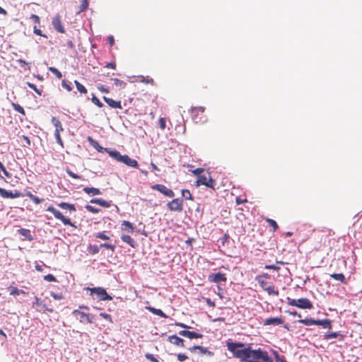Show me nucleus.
<instances>
[{
  "label": "nucleus",
  "mask_w": 362,
  "mask_h": 362,
  "mask_svg": "<svg viewBox=\"0 0 362 362\" xmlns=\"http://www.w3.org/2000/svg\"><path fill=\"white\" fill-rule=\"evenodd\" d=\"M228 350L241 362H273L272 358L266 350L258 348L252 349L251 346H245L242 342L227 341Z\"/></svg>",
  "instance_id": "f257e3e1"
},
{
  "label": "nucleus",
  "mask_w": 362,
  "mask_h": 362,
  "mask_svg": "<svg viewBox=\"0 0 362 362\" xmlns=\"http://www.w3.org/2000/svg\"><path fill=\"white\" fill-rule=\"evenodd\" d=\"M288 304L289 305L295 306L301 309H312L313 308L311 301L306 298H302L299 299H292L289 297L287 298Z\"/></svg>",
  "instance_id": "f03ea898"
},
{
  "label": "nucleus",
  "mask_w": 362,
  "mask_h": 362,
  "mask_svg": "<svg viewBox=\"0 0 362 362\" xmlns=\"http://www.w3.org/2000/svg\"><path fill=\"white\" fill-rule=\"evenodd\" d=\"M205 108L204 107H194L190 110L192 119L195 123H204L206 121V117L204 115Z\"/></svg>",
  "instance_id": "7ed1b4c3"
},
{
  "label": "nucleus",
  "mask_w": 362,
  "mask_h": 362,
  "mask_svg": "<svg viewBox=\"0 0 362 362\" xmlns=\"http://www.w3.org/2000/svg\"><path fill=\"white\" fill-rule=\"evenodd\" d=\"M87 289L90 291V295H95L100 300H111L112 299L103 288H87Z\"/></svg>",
  "instance_id": "20e7f679"
},
{
  "label": "nucleus",
  "mask_w": 362,
  "mask_h": 362,
  "mask_svg": "<svg viewBox=\"0 0 362 362\" xmlns=\"http://www.w3.org/2000/svg\"><path fill=\"white\" fill-rule=\"evenodd\" d=\"M47 211L51 212L55 218L60 220L65 226H75L70 218L65 217L59 211L57 210L53 206H49L47 209Z\"/></svg>",
  "instance_id": "39448f33"
},
{
  "label": "nucleus",
  "mask_w": 362,
  "mask_h": 362,
  "mask_svg": "<svg viewBox=\"0 0 362 362\" xmlns=\"http://www.w3.org/2000/svg\"><path fill=\"white\" fill-rule=\"evenodd\" d=\"M196 185H205L209 188H214L215 181L210 177L209 174L202 173L197 179Z\"/></svg>",
  "instance_id": "423d86ee"
},
{
  "label": "nucleus",
  "mask_w": 362,
  "mask_h": 362,
  "mask_svg": "<svg viewBox=\"0 0 362 362\" xmlns=\"http://www.w3.org/2000/svg\"><path fill=\"white\" fill-rule=\"evenodd\" d=\"M72 315L79 320L81 323L88 324L93 323V317L78 310H74Z\"/></svg>",
  "instance_id": "0eeeda50"
},
{
  "label": "nucleus",
  "mask_w": 362,
  "mask_h": 362,
  "mask_svg": "<svg viewBox=\"0 0 362 362\" xmlns=\"http://www.w3.org/2000/svg\"><path fill=\"white\" fill-rule=\"evenodd\" d=\"M168 209L172 211L181 212L183 210L182 200L176 198L167 204Z\"/></svg>",
  "instance_id": "6e6552de"
},
{
  "label": "nucleus",
  "mask_w": 362,
  "mask_h": 362,
  "mask_svg": "<svg viewBox=\"0 0 362 362\" xmlns=\"http://www.w3.org/2000/svg\"><path fill=\"white\" fill-rule=\"evenodd\" d=\"M151 189L154 190H157L164 194L165 196L172 198L175 196L174 192L168 188L166 186L161 185V184H156L153 186H151Z\"/></svg>",
  "instance_id": "1a4fd4ad"
},
{
  "label": "nucleus",
  "mask_w": 362,
  "mask_h": 362,
  "mask_svg": "<svg viewBox=\"0 0 362 362\" xmlns=\"http://www.w3.org/2000/svg\"><path fill=\"white\" fill-rule=\"evenodd\" d=\"M52 24L53 25V28L56 31H57L59 33H64L65 29L62 24V17L60 15L57 14L52 21Z\"/></svg>",
  "instance_id": "9d476101"
},
{
  "label": "nucleus",
  "mask_w": 362,
  "mask_h": 362,
  "mask_svg": "<svg viewBox=\"0 0 362 362\" xmlns=\"http://www.w3.org/2000/svg\"><path fill=\"white\" fill-rule=\"evenodd\" d=\"M0 195L1 197L6 199H14L23 197V194L18 190H15L14 192H12L7 191L2 187H0Z\"/></svg>",
  "instance_id": "9b49d317"
},
{
  "label": "nucleus",
  "mask_w": 362,
  "mask_h": 362,
  "mask_svg": "<svg viewBox=\"0 0 362 362\" xmlns=\"http://www.w3.org/2000/svg\"><path fill=\"white\" fill-rule=\"evenodd\" d=\"M208 280L209 281L214 283H219L222 281L226 282L227 281V277L226 274L218 272L209 275Z\"/></svg>",
  "instance_id": "f8f14e48"
},
{
  "label": "nucleus",
  "mask_w": 362,
  "mask_h": 362,
  "mask_svg": "<svg viewBox=\"0 0 362 362\" xmlns=\"http://www.w3.org/2000/svg\"><path fill=\"white\" fill-rule=\"evenodd\" d=\"M179 334L187 337L190 339H202L203 337V334L196 332H191L188 330H181L179 332Z\"/></svg>",
  "instance_id": "ddd939ff"
},
{
  "label": "nucleus",
  "mask_w": 362,
  "mask_h": 362,
  "mask_svg": "<svg viewBox=\"0 0 362 362\" xmlns=\"http://www.w3.org/2000/svg\"><path fill=\"white\" fill-rule=\"evenodd\" d=\"M121 163L127 165V166L132 167V168H139L138 162L136 160L131 158L127 154L123 155V158H122Z\"/></svg>",
  "instance_id": "4468645a"
},
{
  "label": "nucleus",
  "mask_w": 362,
  "mask_h": 362,
  "mask_svg": "<svg viewBox=\"0 0 362 362\" xmlns=\"http://www.w3.org/2000/svg\"><path fill=\"white\" fill-rule=\"evenodd\" d=\"M284 323V319L281 317H269L264 320V325H280Z\"/></svg>",
  "instance_id": "2eb2a0df"
},
{
  "label": "nucleus",
  "mask_w": 362,
  "mask_h": 362,
  "mask_svg": "<svg viewBox=\"0 0 362 362\" xmlns=\"http://www.w3.org/2000/svg\"><path fill=\"white\" fill-rule=\"evenodd\" d=\"M103 100L105 102L112 108H118L122 109V106L121 104V101H116L110 98H107L106 96H103Z\"/></svg>",
  "instance_id": "dca6fc26"
},
{
  "label": "nucleus",
  "mask_w": 362,
  "mask_h": 362,
  "mask_svg": "<svg viewBox=\"0 0 362 362\" xmlns=\"http://www.w3.org/2000/svg\"><path fill=\"white\" fill-rule=\"evenodd\" d=\"M264 278L269 279L270 276L267 274L259 275L256 277V281L258 282L261 288L264 290L269 286V282L264 279Z\"/></svg>",
  "instance_id": "f3484780"
},
{
  "label": "nucleus",
  "mask_w": 362,
  "mask_h": 362,
  "mask_svg": "<svg viewBox=\"0 0 362 362\" xmlns=\"http://www.w3.org/2000/svg\"><path fill=\"white\" fill-rule=\"evenodd\" d=\"M105 151L107 152L109 154V156L114 160L121 163L123 158V155H122L119 151L116 150H110L109 148H105Z\"/></svg>",
  "instance_id": "a211bd4d"
},
{
  "label": "nucleus",
  "mask_w": 362,
  "mask_h": 362,
  "mask_svg": "<svg viewBox=\"0 0 362 362\" xmlns=\"http://www.w3.org/2000/svg\"><path fill=\"white\" fill-rule=\"evenodd\" d=\"M168 339L170 343H172L176 346H181V347L185 346L183 339L177 337L175 334L169 336Z\"/></svg>",
  "instance_id": "6ab92c4d"
},
{
  "label": "nucleus",
  "mask_w": 362,
  "mask_h": 362,
  "mask_svg": "<svg viewBox=\"0 0 362 362\" xmlns=\"http://www.w3.org/2000/svg\"><path fill=\"white\" fill-rule=\"evenodd\" d=\"M315 325H320L325 329H331L332 322L329 319L315 320Z\"/></svg>",
  "instance_id": "aec40b11"
},
{
  "label": "nucleus",
  "mask_w": 362,
  "mask_h": 362,
  "mask_svg": "<svg viewBox=\"0 0 362 362\" xmlns=\"http://www.w3.org/2000/svg\"><path fill=\"white\" fill-rule=\"evenodd\" d=\"M35 305H37V306H39L41 308V310H40V311L42 310V311H48L49 313H53L54 312V310L52 308H48L45 306V304H43L42 301H41L40 300L39 298L37 297H35V301L33 303V306Z\"/></svg>",
  "instance_id": "412c9836"
},
{
  "label": "nucleus",
  "mask_w": 362,
  "mask_h": 362,
  "mask_svg": "<svg viewBox=\"0 0 362 362\" xmlns=\"http://www.w3.org/2000/svg\"><path fill=\"white\" fill-rule=\"evenodd\" d=\"M121 229L122 230H127L129 233H133L134 231V226L128 221H123L122 222Z\"/></svg>",
  "instance_id": "4be33fe9"
},
{
  "label": "nucleus",
  "mask_w": 362,
  "mask_h": 362,
  "mask_svg": "<svg viewBox=\"0 0 362 362\" xmlns=\"http://www.w3.org/2000/svg\"><path fill=\"white\" fill-rule=\"evenodd\" d=\"M52 123L55 127L54 132H62L64 131V128L62 127V122H60V120L58 118H57L55 117H52Z\"/></svg>",
  "instance_id": "5701e85b"
},
{
  "label": "nucleus",
  "mask_w": 362,
  "mask_h": 362,
  "mask_svg": "<svg viewBox=\"0 0 362 362\" xmlns=\"http://www.w3.org/2000/svg\"><path fill=\"white\" fill-rule=\"evenodd\" d=\"M90 203L97 204L103 207L108 208L110 206V203L103 199H93L90 200Z\"/></svg>",
  "instance_id": "b1692460"
},
{
  "label": "nucleus",
  "mask_w": 362,
  "mask_h": 362,
  "mask_svg": "<svg viewBox=\"0 0 362 362\" xmlns=\"http://www.w3.org/2000/svg\"><path fill=\"white\" fill-rule=\"evenodd\" d=\"M146 308L149 310L151 313L160 316L161 317H167V315L160 309H157L151 306L146 307Z\"/></svg>",
  "instance_id": "393cba45"
},
{
  "label": "nucleus",
  "mask_w": 362,
  "mask_h": 362,
  "mask_svg": "<svg viewBox=\"0 0 362 362\" xmlns=\"http://www.w3.org/2000/svg\"><path fill=\"white\" fill-rule=\"evenodd\" d=\"M83 191L86 194H90V195H98V194H101L100 190L99 189L95 188V187H86L83 188Z\"/></svg>",
  "instance_id": "a878e982"
},
{
  "label": "nucleus",
  "mask_w": 362,
  "mask_h": 362,
  "mask_svg": "<svg viewBox=\"0 0 362 362\" xmlns=\"http://www.w3.org/2000/svg\"><path fill=\"white\" fill-rule=\"evenodd\" d=\"M58 206L62 209H67L70 211H76V209L74 204H69L66 202H60L58 204Z\"/></svg>",
  "instance_id": "bb28decb"
},
{
  "label": "nucleus",
  "mask_w": 362,
  "mask_h": 362,
  "mask_svg": "<svg viewBox=\"0 0 362 362\" xmlns=\"http://www.w3.org/2000/svg\"><path fill=\"white\" fill-rule=\"evenodd\" d=\"M25 196L28 197L35 204H39L44 202V199H40L39 197L33 194L30 192L27 191L25 194Z\"/></svg>",
  "instance_id": "cd10ccee"
},
{
  "label": "nucleus",
  "mask_w": 362,
  "mask_h": 362,
  "mask_svg": "<svg viewBox=\"0 0 362 362\" xmlns=\"http://www.w3.org/2000/svg\"><path fill=\"white\" fill-rule=\"evenodd\" d=\"M121 239L123 242L127 243L131 247H135V241L131 238L129 235H124L123 234L121 236Z\"/></svg>",
  "instance_id": "c85d7f7f"
},
{
  "label": "nucleus",
  "mask_w": 362,
  "mask_h": 362,
  "mask_svg": "<svg viewBox=\"0 0 362 362\" xmlns=\"http://www.w3.org/2000/svg\"><path fill=\"white\" fill-rule=\"evenodd\" d=\"M330 277L334 279L336 281H340L342 284H347L344 275L343 274H341V273H340V274H332L330 275Z\"/></svg>",
  "instance_id": "c756f323"
},
{
  "label": "nucleus",
  "mask_w": 362,
  "mask_h": 362,
  "mask_svg": "<svg viewBox=\"0 0 362 362\" xmlns=\"http://www.w3.org/2000/svg\"><path fill=\"white\" fill-rule=\"evenodd\" d=\"M74 83L76 85L77 90L80 93L86 94L88 93L86 88L83 84H81L80 82H78L77 80L74 81Z\"/></svg>",
  "instance_id": "7c9ffc66"
},
{
  "label": "nucleus",
  "mask_w": 362,
  "mask_h": 362,
  "mask_svg": "<svg viewBox=\"0 0 362 362\" xmlns=\"http://www.w3.org/2000/svg\"><path fill=\"white\" fill-rule=\"evenodd\" d=\"M264 291H267L269 295L276 296H279V291L275 288V286L274 285H269L268 286H267Z\"/></svg>",
  "instance_id": "2f4dec72"
},
{
  "label": "nucleus",
  "mask_w": 362,
  "mask_h": 362,
  "mask_svg": "<svg viewBox=\"0 0 362 362\" xmlns=\"http://www.w3.org/2000/svg\"><path fill=\"white\" fill-rule=\"evenodd\" d=\"M88 141L90 142V144H92V146L99 152H103V151H105V148L102 147L99 144L98 142H97L96 141L93 140L91 137H88Z\"/></svg>",
  "instance_id": "473e14b6"
},
{
  "label": "nucleus",
  "mask_w": 362,
  "mask_h": 362,
  "mask_svg": "<svg viewBox=\"0 0 362 362\" xmlns=\"http://www.w3.org/2000/svg\"><path fill=\"white\" fill-rule=\"evenodd\" d=\"M340 337L341 339L343 338V335L338 333V332H332V333H329V334H325L323 336V339H325V340H328V339H332V338H337V337Z\"/></svg>",
  "instance_id": "72a5a7b5"
},
{
  "label": "nucleus",
  "mask_w": 362,
  "mask_h": 362,
  "mask_svg": "<svg viewBox=\"0 0 362 362\" xmlns=\"http://www.w3.org/2000/svg\"><path fill=\"white\" fill-rule=\"evenodd\" d=\"M299 323L303 324L306 326L315 325V320L313 318H305L298 320Z\"/></svg>",
  "instance_id": "f704fd0d"
},
{
  "label": "nucleus",
  "mask_w": 362,
  "mask_h": 362,
  "mask_svg": "<svg viewBox=\"0 0 362 362\" xmlns=\"http://www.w3.org/2000/svg\"><path fill=\"white\" fill-rule=\"evenodd\" d=\"M88 252L90 255H95L99 252V247L96 245H89L87 247Z\"/></svg>",
  "instance_id": "c9c22d12"
},
{
  "label": "nucleus",
  "mask_w": 362,
  "mask_h": 362,
  "mask_svg": "<svg viewBox=\"0 0 362 362\" xmlns=\"http://www.w3.org/2000/svg\"><path fill=\"white\" fill-rule=\"evenodd\" d=\"M27 293L23 290L18 289L17 287H11L10 289V295L18 296L19 294H26Z\"/></svg>",
  "instance_id": "e433bc0d"
},
{
  "label": "nucleus",
  "mask_w": 362,
  "mask_h": 362,
  "mask_svg": "<svg viewBox=\"0 0 362 362\" xmlns=\"http://www.w3.org/2000/svg\"><path fill=\"white\" fill-rule=\"evenodd\" d=\"M264 220L271 227H272L274 232L278 229L279 226L274 220L269 218H265Z\"/></svg>",
  "instance_id": "4c0bfd02"
},
{
  "label": "nucleus",
  "mask_w": 362,
  "mask_h": 362,
  "mask_svg": "<svg viewBox=\"0 0 362 362\" xmlns=\"http://www.w3.org/2000/svg\"><path fill=\"white\" fill-rule=\"evenodd\" d=\"M88 5L89 4L88 0H82L77 13H80L84 12L88 8Z\"/></svg>",
  "instance_id": "58836bf2"
},
{
  "label": "nucleus",
  "mask_w": 362,
  "mask_h": 362,
  "mask_svg": "<svg viewBox=\"0 0 362 362\" xmlns=\"http://www.w3.org/2000/svg\"><path fill=\"white\" fill-rule=\"evenodd\" d=\"M182 196L185 199H189V200H191V201L194 200V197L192 195V194H191V192H190V191L189 189H182Z\"/></svg>",
  "instance_id": "ea45409f"
},
{
  "label": "nucleus",
  "mask_w": 362,
  "mask_h": 362,
  "mask_svg": "<svg viewBox=\"0 0 362 362\" xmlns=\"http://www.w3.org/2000/svg\"><path fill=\"white\" fill-rule=\"evenodd\" d=\"M11 106L16 112L22 114L23 115H25V112L23 107H21L19 104L12 103Z\"/></svg>",
  "instance_id": "a19ab883"
},
{
  "label": "nucleus",
  "mask_w": 362,
  "mask_h": 362,
  "mask_svg": "<svg viewBox=\"0 0 362 362\" xmlns=\"http://www.w3.org/2000/svg\"><path fill=\"white\" fill-rule=\"evenodd\" d=\"M112 80L114 81L115 85L119 87V88H124L127 85V83L124 81H121L119 78H112Z\"/></svg>",
  "instance_id": "79ce46f5"
},
{
  "label": "nucleus",
  "mask_w": 362,
  "mask_h": 362,
  "mask_svg": "<svg viewBox=\"0 0 362 362\" xmlns=\"http://www.w3.org/2000/svg\"><path fill=\"white\" fill-rule=\"evenodd\" d=\"M49 71H51L55 76L60 79L62 77V73L55 67H49Z\"/></svg>",
  "instance_id": "37998d69"
},
{
  "label": "nucleus",
  "mask_w": 362,
  "mask_h": 362,
  "mask_svg": "<svg viewBox=\"0 0 362 362\" xmlns=\"http://www.w3.org/2000/svg\"><path fill=\"white\" fill-rule=\"evenodd\" d=\"M91 101L94 105H95L98 107H103V104L100 101V100L94 94H92Z\"/></svg>",
  "instance_id": "c03bdc74"
},
{
  "label": "nucleus",
  "mask_w": 362,
  "mask_h": 362,
  "mask_svg": "<svg viewBox=\"0 0 362 362\" xmlns=\"http://www.w3.org/2000/svg\"><path fill=\"white\" fill-rule=\"evenodd\" d=\"M62 86L65 88L67 91L70 92L72 90L71 83L64 79L62 81Z\"/></svg>",
  "instance_id": "a18cd8bd"
},
{
  "label": "nucleus",
  "mask_w": 362,
  "mask_h": 362,
  "mask_svg": "<svg viewBox=\"0 0 362 362\" xmlns=\"http://www.w3.org/2000/svg\"><path fill=\"white\" fill-rule=\"evenodd\" d=\"M27 86L30 88L31 89H33L37 95H42V90H39L36 86L32 83H30V82H27L26 83Z\"/></svg>",
  "instance_id": "49530a36"
},
{
  "label": "nucleus",
  "mask_w": 362,
  "mask_h": 362,
  "mask_svg": "<svg viewBox=\"0 0 362 362\" xmlns=\"http://www.w3.org/2000/svg\"><path fill=\"white\" fill-rule=\"evenodd\" d=\"M195 349H199V351H201L202 354H205L207 351L206 348L198 345L194 346L189 349V350H190L191 351H193Z\"/></svg>",
  "instance_id": "de8ad7c7"
},
{
  "label": "nucleus",
  "mask_w": 362,
  "mask_h": 362,
  "mask_svg": "<svg viewBox=\"0 0 362 362\" xmlns=\"http://www.w3.org/2000/svg\"><path fill=\"white\" fill-rule=\"evenodd\" d=\"M54 136L57 139V142L62 147L64 148V143L62 141V139L60 136V132H54Z\"/></svg>",
  "instance_id": "09e8293b"
},
{
  "label": "nucleus",
  "mask_w": 362,
  "mask_h": 362,
  "mask_svg": "<svg viewBox=\"0 0 362 362\" xmlns=\"http://www.w3.org/2000/svg\"><path fill=\"white\" fill-rule=\"evenodd\" d=\"M86 209L89 212H91L93 214H98L100 210L98 208H95L94 206L91 205H86Z\"/></svg>",
  "instance_id": "8fccbe9b"
},
{
  "label": "nucleus",
  "mask_w": 362,
  "mask_h": 362,
  "mask_svg": "<svg viewBox=\"0 0 362 362\" xmlns=\"http://www.w3.org/2000/svg\"><path fill=\"white\" fill-rule=\"evenodd\" d=\"M100 247H105L106 249H109L112 252H114L115 250V246L114 245H112V244H109V243H102L100 245Z\"/></svg>",
  "instance_id": "3c124183"
},
{
  "label": "nucleus",
  "mask_w": 362,
  "mask_h": 362,
  "mask_svg": "<svg viewBox=\"0 0 362 362\" xmlns=\"http://www.w3.org/2000/svg\"><path fill=\"white\" fill-rule=\"evenodd\" d=\"M96 238L107 240H110V237L106 235L104 233H98L95 235Z\"/></svg>",
  "instance_id": "603ef678"
},
{
  "label": "nucleus",
  "mask_w": 362,
  "mask_h": 362,
  "mask_svg": "<svg viewBox=\"0 0 362 362\" xmlns=\"http://www.w3.org/2000/svg\"><path fill=\"white\" fill-rule=\"evenodd\" d=\"M166 120L164 117H160L158 121L159 127L162 130H164L165 129L166 124H165Z\"/></svg>",
  "instance_id": "864d4df0"
},
{
  "label": "nucleus",
  "mask_w": 362,
  "mask_h": 362,
  "mask_svg": "<svg viewBox=\"0 0 362 362\" xmlns=\"http://www.w3.org/2000/svg\"><path fill=\"white\" fill-rule=\"evenodd\" d=\"M275 360L279 362H287L284 356H280L276 351H274Z\"/></svg>",
  "instance_id": "5fc2aeb1"
},
{
  "label": "nucleus",
  "mask_w": 362,
  "mask_h": 362,
  "mask_svg": "<svg viewBox=\"0 0 362 362\" xmlns=\"http://www.w3.org/2000/svg\"><path fill=\"white\" fill-rule=\"evenodd\" d=\"M44 279L47 281H57V279L52 274H47L44 276Z\"/></svg>",
  "instance_id": "6e6d98bb"
},
{
  "label": "nucleus",
  "mask_w": 362,
  "mask_h": 362,
  "mask_svg": "<svg viewBox=\"0 0 362 362\" xmlns=\"http://www.w3.org/2000/svg\"><path fill=\"white\" fill-rule=\"evenodd\" d=\"M204 168H198L195 170H194L192 171V173L197 176H198V177L202 174L204 173Z\"/></svg>",
  "instance_id": "4d7b16f0"
},
{
  "label": "nucleus",
  "mask_w": 362,
  "mask_h": 362,
  "mask_svg": "<svg viewBox=\"0 0 362 362\" xmlns=\"http://www.w3.org/2000/svg\"><path fill=\"white\" fill-rule=\"evenodd\" d=\"M100 316L105 319L106 320L109 321L110 322H112V317L110 315L105 313H101L100 314Z\"/></svg>",
  "instance_id": "13d9d810"
},
{
  "label": "nucleus",
  "mask_w": 362,
  "mask_h": 362,
  "mask_svg": "<svg viewBox=\"0 0 362 362\" xmlns=\"http://www.w3.org/2000/svg\"><path fill=\"white\" fill-rule=\"evenodd\" d=\"M30 18L33 20L34 23L37 25L40 23V17L36 14H31Z\"/></svg>",
  "instance_id": "bf43d9fd"
},
{
  "label": "nucleus",
  "mask_w": 362,
  "mask_h": 362,
  "mask_svg": "<svg viewBox=\"0 0 362 362\" xmlns=\"http://www.w3.org/2000/svg\"><path fill=\"white\" fill-rule=\"evenodd\" d=\"M145 356L152 362H158V360L151 354H146Z\"/></svg>",
  "instance_id": "052dcab7"
},
{
  "label": "nucleus",
  "mask_w": 362,
  "mask_h": 362,
  "mask_svg": "<svg viewBox=\"0 0 362 362\" xmlns=\"http://www.w3.org/2000/svg\"><path fill=\"white\" fill-rule=\"evenodd\" d=\"M66 173L72 178L74 179H80L81 177L76 175V173H73L71 170L66 169Z\"/></svg>",
  "instance_id": "680f3d73"
},
{
  "label": "nucleus",
  "mask_w": 362,
  "mask_h": 362,
  "mask_svg": "<svg viewBox=\"0 0 362 362\" xmlns=\"http://www.w3.org/2000/svg\"><path fill=\"white\" fill-rule=\"evenodd\" d=\"M177 359L179 361L183 362L185 360L188 359V356L187 355H185V354H178Z\"/></svg>",
  "instance_id": "e2e57ef3"
},
{
  "label": "nucleus",
  "mask_w": 362,
  "mask_h": 362,
  "mask_svg": "<svg viewBox=\"0 0 362 362\" xmlns=\"http://www.w3.org/2000/svg\"><path fill=\"white\" fill-rule=\"evenodd\" d=\"M51 296L55 299V300H62L64 298V296L62 294H57L54 292H51Z\"/></svg>",
  "instance_id": "0e129e2a"
},
{
  "label": "nucleus",
  "mask_w": 362,
  "mask_h": 362,
  "mask_svg": "<svg viewBox=\"0 0 362 362\" xmlns=\"http://www.w3.org/2000/svg\"><path fill=\"white\" fill-rule=\"evenodd\" d=\"M18 233L23 236H27L30 234V230L25 228H21L18 230Z\"/></svg>",
  "instance_id": "69168bd1"
},
{
  "label": "nucleus",
  "mask_w": 362,
  "mask_h": 362,
  "mask_svg": "<svg viewBox=\"0 0 362 362\" xmlns=\"http://www.w3.org/2000/svg\"><path fill=\"white\" fill-rule=\"evenodd\" d=\"M265 269H274V270H279V267L276 266V265H274V264H268V265H265L264 267Z\"/></svg>",
  "instance_id": "338daca9"
},
{
  "label": "nucleus",
  "mask_w": 362,
  "mask_h": 362,
  "mask_svg": "<svg viewBox=\"0 0 362 362\" xmlns=\"http://www.w3.org/2000/svg\"><path fill=\"white\" fill-rule=\"evenodd\" d=\"M33 33H34L35 35H39V36H45V35L42 34V33L41 30H40V29L37 28V27H36V26H34V28H33Z\"/></svg>",
  "instance_id": "774afa93"
}]
</instances>
